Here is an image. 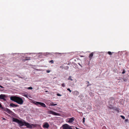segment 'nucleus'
<instances>
[{
    "label": "nucleus",
    "instance_id": "obj_1",
    "mask_svg": "<svg viewBox=\"0 0 129 129\" xmlns=\"http://www.w3.org/2000/svg\"><path fill=\"white\" fill-rule=\"evenodd\" d=\"M13 121L18 123L19 125L22 126L24 125L26 126L27 128L31 129L33 127H36L39 125L33 124H30L28 122H26L25 121L23 122L21 120H19L17 119L13 118L12 119Z\"/></svg>",
    "mask_w": 129,
    "mask_h": 129
},
{
    "label": "nucleus",
    "instance_id": "obj_2",
    "mask_svg": "<svg viewBox=\"0 0 129 129\" xmlns=\"http://www.w3.org/2000/svg\"><path fill=\"white\" fill-rule=\"evenodd\" d=\"M10 99L11 100L19 104L22 105L23 102V100L21 98L16 96H12L10 97Z\"/></svg>",
    "mask_w": 129,
    "mask_h": 129
},
{
    "label": "nucleus",
    "instance_id": "obj_3",
    "mask_svg": "<svg viewBox=\"0 0 129 129\" xmlns=\"http://www.w3.org/2000/svg\"><path fill=\"white\" fill-rule=\"evenodd\" d=\"M32 103L39 107H40L39 105H40L44 108H45L46 107L45 104L43 103L37 102L35 101H33L32 102Z\"/></svg>",
    "mask_w": 129,
    "mask_h": 129
},
{
    "label": "nucleus",
    "instance_id": "obj_4",
    "mask_svg": "<svg viewBox=\"0 0 129 129\" xmlns=\"http://www.w3.org/2000/svg\"><path fill=\"white\" fill-rule=\"evenodd\" d=\"M47 113L49 114H52L53 115L55 116H59L60 114L57 113L56 112L53 111L51 110H49L47 112Z\"/></svg>",
    "mask_w": 129,
    "mask_h": 129
},
{
    "label": "nucleus",
    "instance_id": "obj_5",
    "mask_svg": "<svg viewBox=\"0 0 129 129\" xmlns=\"http://www.w3.org/2000/svg\"><path fill=\"white\" fill-rule=\"evenodd\" d=\"M62 127L63 129H73L71 126L67 124L63 125Z\"/></svg>",
    "mask_w": 129,
    "mask_h": 129
},
{
    "label": "nucleus",
    "instance_id": "obj_6",
    "mask_svg": "<svg viewBox=\"0 0 129 129\" xmlns=\"http://www.w3.org/2000/svg\"><path fill=\"white\" fill-rule=\"evenodd\" d=\"M7 96L4 94H2L0 95V99H3L4 101L6 100Z\"/></svg>",
    "mask_w": 129,
    "mask_h": 129
},
{
    "label": "nucleus",
    "instance_id": "obj_7",
    "mask_svg": "<svg viewBox=\"0 0 129 129\" xmlns=\"http://www.w3.org/2000/svg\"><path fill=\"white\" fill-rule=\"evenodd\" d=\"M49 126V125L47 122H46L44 123V124L43 126V127L44 128H48Z\"/></svg>",
    "mask_w": 129,
    "mask_h": 129
},
{
    "label": "nucleus",
    "instance_id": "obj_8",
    "mask_svg": "<svg viewBox=\"0 0 129 129\" xmlns=\"http://www.w3.org/2000/svg\"><path fill=\"white\" fill-rule=\"evenodd\" d=\"M4 110L5 111L9 114H11L12 112V111H11L10 110L7 108L5 109Z\"/></svg>",
    "mask_w": 129,
    "mask_h": 129
},
{
    "label": "nucleus",
    "instance_id": "obj_9",
    "mask_svg": "<svg viewBox=\"0 0 129 129\" xmlns=\"http://www.w3.org/2000/svg\"><path fill=\"white\" fill-rule=\"evenodd\" d=\"M73 94L74 95H78L79 94V92L77 91H74L73 92Z\"/></svg>",
    "mask_w": 129,
    "mask_h": 129
},
{
    "label": "nucleus",
    "instance_id": "obj_10",
    "mask_svg": "<svg viewBox=\"0 0 129 129\" xmlns=\"http://www.w3.org/2000/svg\"><path fill=\"white\" fill-rule=\"evenodd\" d=\"M74 117H72L69 118V120L68 121V122L69 123H72L74 120Z\"/></svg>",
    "mask_w": 129,
    "mask_h": 129
},
{
    "label": "nucleus",
    "instance_id": "obj_11",
    "mask_svg": "<svg viewBox=\"0 0 129 129\" xmlns=\"http://www.w3.org/2000/svg\"><path fill=\"white\" fill-rule=\"evenodd\" d=\"M93 55V52H92L90 54L89 57L90 59V60H91L92 58V57Z\"/></svg>",
    "mask_w": 129,
    "mask_h": 129
},
{
    "label": "nucleus",
    "instance_id": "obj_12",
    "mask_svg": "<svg viewBox=\"0 0 129 129\" xmlns=\"http://www.w3.org/2000/svg\"><path fill=\"white\" fill-rule=\"evenodd\" d=\"M10 106L11 107H14L15 106V104L13 103H11L10 104Z\"/></svg>",
    "mask_w": 129,
    "mask_h": 129
},
{
    "label": "nucleus",
    "instance_id": "obj_13",
    "mask_svg": "<svg viewBox=\"0 0 129 129\" xmlns=\"http://www.w3.org/2000/svg\"><path fill=\"white\" fill-rule=\"evenodd\" d=\"M113 53V52H111L110 51H108V53L109 55H112V53Z\"/></svg>",
    "mask_w": 129,
    "mask_h": 129
},
{
    "label": "nucleus",
    "instance_id": "obj_14",
    "mask_svg": "<svg viewBox=\"0 0 129 129\" xmlns=\"http://www.w3.org/2000/svg\"><path fill=\"white\" fill-rule=\"evenodd\" d=\"M69 80H70L71 81H73V80L72 79V77L71 76H70L68 78Z\"/></svg>",
    "mask_w": 129,
    "mask_h": 129
},
{
    "label": "nucleus",
    "instance_id": "obj_15",
    "mask_svg": "<svg viewBox=\"0 0 129 129\" xmlns=\"http://www.w3.org/2000/svg\"><path fill=\"white\" fill-rule=\"evenodd\" d=\"M123 80L124 81H125V82L126 81H127V79L126 78H123Z\"/></svg>",
    "mask_w": 129,
    "mask_h": 129
},
{
    "label": "nucleus",
    "instance_id": "obj_16",
    "mask_svg": "<svg viewBox=\"0 0 129 129\" xmlns=\"http://www.w3.org/2000/svg\"><path fill=\"white\" fill-rule=\"evenodd\" d=\"M57 105V104H54L53 103H52L51 104V105L52 106H56V105Z\"/></svg>",
    "mask_w": 129,
    "mask_h": 129
},
{
    "label": "nucleus",
    "instance_id": "obj_17",
    "mask_svg": "<svg viewBox=\"0 0 129 129\" xmlns=\"http://www.w3.org/2000/svg\"><path fill=\"white\" fill-rule=\"evenodd\" d=\"M85 118L84 117H83V123H84V122H85Z\"/></svg>",
    "mask_w": 129,
    "mask_h": 129
},
{
    "label": "nucleus",
    "instance_id": "obj_18",
    "mask_svg": "<svg viewBox=\"0 0 129 129\" xmlns=\"http://www.w3.org/2000/svg\"><path fill=\"white\" fill-rule=\"evenodd\" d=\"M120 117L123 119H125V117L124 116L122 115H121Z\"/></svg>",
    "mask_w": 129,
    "mask_h": 129
},
{
    "label": "nucleus",
    "instance_id": "obj_19",
    "mask_svg": "<svg viewBox=\"0 0 129 129\" xmlns=\"http://www.w3.org/2000/svg\"><path fill=\"white\" fill-rule=\"evenodd\" d=\"M86 82H87V83H88V85H87V86H90V85H91V84H89V81H87Z\"/></svg>",
    "mask_w": 129,
    "mask_h": 129
},
{
    "label": "nucleus",
    "instance_id": "obj_20",
    "mask_svg": "<svg viewBox=\"0 0 129 129\" xmlns=\"http://www.w3.org/2000/svg\"><path fill=\"white\" fill-rule=\"evenodd\" d=\"M49 62L51 63H53L54 62L53 60H52L49 61Z\"/></svg>",
    "mask_w": 129,
    "mask_h": 129
},
{
    "label": "nucleus",
    "instance_id": "obj_21",
    "mask_svg": "<svg viewBox=\"0 0 129 129\" xmlns=\"http://www.w3.org/2000/svg\"><path fill=\"white\" fill-rule=\"evenodd\" d=\"M28 89H33V88L31 87H30L28 88Z\"/></svg>",
    "mask_w": 129,
    "mask_h": 129
},
{
    "label": "nucleus",
    "instance_id": "obj_22",
    "mask_svg": "<svg viewBox=\"0 0 129 129\" xmlns=\"http://www.w3.org/2000/svg\"><path fill=\"white\" fill-rule=\"evenodd\" d=\"M61 85L63 87H64L65 86V85L64 83L62 84Z\"/></svg>",
    "mask_w": 129,
    "mask_h": 129
},
{
    "label": "nucleus",
    "instance_id": "obj_23",
    "mask_svg": "<svg viewBox=\"0 0 129 129\" xmlns=\"http://www.w3.org/2000/svg\"><path fill=\"white\" fill-rule=\"evenodd\" d=\"M67 90H68L69 91L71 92V91H72L70 90V88H67Z\"/></svg>",
    "mask_w": 129,
    "mask_h": 129
},
{
    "label": "nucleus",
    "instance_id": "obj_24",
    "mask_svg": "<svg viewBox=\"0 0 129 129\" xmlns=\"http://www.w3.org/2000/svg\"><path fill=\"white\" fill-rule=\"evenodd\" d=\"M57 95L58 96H61V95L59 93L57 94Z\"/></svg>",
    "mask_w": 129,
    "mask_h": 129
},
{
    "label": "nucleus",
    "instance_id": "obj_25",
    "mask_svg": "<svg viewBox=\"0 0 129 129\" xmlns=\"http://www.w3.org/2000/svg\"><path fill=\"white\" fill-rule=\"evenodd\" d=\"M24 96L25 97L27 98H28V96H27V94H25L24 95Z\"/></svg>",
    "mask_w": 129,
    "mask_h": 129
},
{
    "label": "nucleus",
    "instance_id": "obj_26",
    "mask_svg": "<svg viewBox=\"0 0 129 129\" xmlns=\"http://www.w3.org/2000/svg\"><path fill=\"white\" fill-rule=\"evenodd\" d=\"M0 108H1L2 109L3 108V107H2V105L1 103H0Z\"/></svg>",
    "mask_w": 129,
    "mask_h": 129
},
{
    "label": "nucleus",
    "instance_id": "obj_27",
    "mask_svg": "<svg viewBox=\"0 0 129 129\" xmlns=\"http://www.w3.org/2000/svg\"><path fill=\"white\" fill-rule=\"evenodd\" d=\"M50 71L48 70H47L46 71V72L48 73L50 72Z\"/></svg>",
    "mask_w": 129,
    "mask_h": 129
},
{
    "label": "nucleus",
    "instance_id": "obj_28",
    "mask_svg": "<svg viewBox=\"0 0 129 129\" xmlns=\"http://www.w3.org/2000/svg\"><path fill=\"white\" fill-rule=\"evenodd\" d=\"M125 73V70H123V71L122 72V74H124Z\"/></svg>",
    "mask_w": 129,
    "mask_h": 129
},
{
    "label": "nucleus",
    "instance_id": "obj_29",
    "mask_svg": "<svg viewBox=\"0 0 129 129\" xmlns=\"http://www.w3.org/2000/svg\"><path fill=\"white\" fill-rule=\"evenodd\" d=\"M128 119H126L125 120V122H126L128 121Z\"/></svg>",
    "mask_w": 129,
    "mask_h": 129
},
{
    "label": "nucleus",
    "instance_id": "obj_30",
    "mask_svg": "<svg viewBox=\"0 0 129 129\" xmlns=\"http://www.w3.org/2000/svg\"><path fill=\"white\" fill-rule=\"evenodd\" d=\"M18 105H15V104L14 107H18Z\"/></svg>",
    "mask_w": 129,
    "mask_h": 129
},
{
    "label": "nucleus",
    "instance_id": "obj_31",
    "mask_svg": "<svg viewBox=\"0 0 129 129\" xmlns=\"http://www.w3.org/2000/svg\"><path fill=\"white\" fill-rule=\"evenodd\" d=\"M30 59H27V58H25V59H24V61H25V60H30Z\"/></svg>",
    "mask_w": 129,
    "mask_h": 129
},
{
    "label": "nucleus",
    "instance_id": "obj_32",
    "mask_svg": "<svg viewBox=\"0 0 129 129\" xmlns=\"http://www.w3.org/2000/svg\"><path fill=\"white\" fill-rule=\"evenodd\" d=\"M110 99H111V100H114V99L113 97H111L110 98Z\"/></svg>",
    "mask_w": 129,
    "mask_h": 129
},
{
    "label": "nucleus",
    "instance_id": "obj_33",
    "mask_svg": "<svg viewBox=\"0 0 129 129\" xmlns=\"http://www.w3.org/2000/svg\"><path fill=\"white\" fill-rule=\"evenodd\" d=\"M0 87L2 88H4V87L1 85H0Z\"/></svg>",
    "mask_w": 129,
    "mask_h": 129
},
{
    "label": "nucleus",
    "instance_id": "obj_34",
    "mask_svg": "<svg viewBox=\"0 0 129 129\" xmlns=\"http://www.w3.org/2000/svg\"><path fill=\"white\" fill-rule=\"evenodd\" d=\"M105 128V127H103V128Z\"/></svg>",
    "mask_w": 129,
    "mask_h": 129
},
{
    "label": "nucleus",
    "instance_id": "obj_35",
    "mask_svg": "<svg viewBox=\"0 0 129 129\" xmlns=\"http://www.w3.org/2000/svg\"><path fill=\"white\" fill-rule=\"evenodd\" d=\"M45 91L46 92H48V91Z\"/></svg>",
    "mask_w": 129,
    "mask_h": 129
},
{
    "label": "nucleus",
    "instance_id": "obj_36",
    "mask_svg": "<svg viewBox=\"0 0 129 129\" xmlns=\"http://www.w3.org/2000/svg\"><path fill=\"white\" fill-rule=\"evenodd\" d=\"M128 72L129 73V71H128Z\"/></svg>",
    "mask_w": 129,
    "mask_h": 129
}]
</instances>
